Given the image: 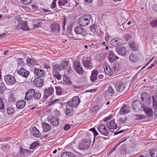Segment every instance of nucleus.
<instances>
[{
	"label": "nucleus",
	"mask_w": 157,
	"mask_h": 157,
	"mask_svg": "<svg viewBox=\"0 0 157 157\" xmlns=\"http://www.w3.org/2000/svg\"><path fill=\"white\" fill-rule=\"evenodd\" d=\"M80 102V99L78 96H75L74 97L72 101H69L66 104V105H68L69 107H72V108L77 107L78 104Z\"/></svg>",
	"instance_id": "obj_5"
},
{
	"label": "nucleus",
	"mask_w": 157,
	"mask_h": 157,
	"mask_svg": "<svg viewBox=\"0 0 157 157\" xmlns=\"http://www.w3.org/2000/svg\"><path fill=\"white\" fill-rule=\"evenodd\" d=\"M8 101L10 103L15 102V98L12 93H10L8 95Z\"/></svg>",
	"instance_id": "obj_40"
},
{
	"label": "nucleus",
	"mask_w": 157,
	"mask_h": 157,
	"mask_svg": "<svg viewBox=\"0 0 157 157\" xmlns=\"http://www.w3.org/2000/svg\"><path fill=\"white\" fill-rule=\"evenodd\" d=\"M115 87L117 92L119 94H123L125 92V84L121 81H117L115 84Z\"/></svg>",
	"instance_id": "obj_3"
},
{
	"label": "nucleus",
	"mask_w": 157,
	"mask_h": 157,
	"mask_svg": "<svg viewBox=\"0 0 157 157\" xmlns=\"http://www.w3.org/2000/svg\"><path fill=\"white\" fill-rule=\"evenodd\" d=\"M68 66V63L66 61H63L59 65L56 64L53 67V69L52 71V74L53 76L57 79H61V75L59 73V71H60L63 69H66Z\"/></svg>",
	"instance_id": "obj_1"
},
{
	"label": "nucleus",
	"mask_w": 157,
	"mask_h": 157,
	"mask_svg": "<svg viewBox=\"0 0 157 157\" xmlns=\"http://www.w3.org/2000/svg\"><path fill=\"white\" fill-rule=\"evenodd\" d=\"M144 105L138 100H135L132 103V106L134 111H142L143 109Z\"/></svg>",
	"instance_id": "obj_6"
},
{
	"label": "nucleus",
	"mask_w": 157,
	"mask_h": 157,
	"mask_svg": "<svg viewBox=\"0 0 157 157\" xmlns=\"http://www.w3.org/2000/svg\"><path fill=\"white\" fill-rule=\"evenodd\" d=\"M42 125L43 128V132H46L48 131L51 129V128L50 125L44 122L42 123Z\"/></svg>",
	"instance_id": "obj_34"
},
{
	"label": "nucleus",
	"mask_w": 157,
	"mask_h": 157,
	"mask_svg": "<svg viewBox=\"0 0 157 157\" xmlns=\"http://www.w3.org/2000/svg\"><path fill=\"white\" fill-rule=\"evenodd\" d=\"M67 72L69 74H71L73 72V71L71 68L69 67L67 69Z\"/></svg>",
	"instance_id": "obj_62"
},
{
	"label": "nucleus",
	"mask_w": 157,
	"mask_h": 157,
	"mask_svg": "<svg viewBox=\"0 0 157 157\" xmlns=\"http://www.w3.org/2000/svg\"><path fill=\"white\" fill-rule=\"evenodd\" d=\"M66 113L67 115L69 117L72 115L73 114V110L72 107L66 105Z\"/></svg>",
	"instance_id": "obj_32"
},
{
	"label": "nucleus",
	"mask_w": 157,
	"mask_h": 157,
	"mask_svg": "<svg viewBox=\"0 0 157 157\" xmlns=\"http://www.w3.org/2000/svg\"><path fill=\"white\" fill-rule=\"evenodd\" d=\"M143 109L146 115L148 117H151L153 115V111L152 109L150 108L144 106Z\"/></svg>",
	"instance_id": "obj_20"
},
{
	"label": "nucleus",
	"mask_w": 157,
	"mask_h": 157,
	"mask_svg": "<svg viewBox=\"0 0 157 157\" xmlns=\"http://www.w3.org/2000/svg\"><path fill=\"white\" fill-rule=\"evenodd\" d=\"M48 120L51 124L54 126H57L58 125V117L53 116H50L48 117Z\"/></svg>",
	"instance_id": "obj_14"
},
{
	"label": "nucleus",
	"mask_w": 157,
	"mask_h": 157,
	"mask_svg": "<svg viewBox=\"0 0 157 157\" xmlns=\"http://www.w3.org/2000/svg\"><path fill=\"white\" fill-rule=\"evenodd\" d=\"M121 64L119 63L116 64L114 63L113 67V69L115 72H117L121 68Z\"/></svg>",
	"instance_id": "obj_37"
},
{
	"label": "nucleus",
	"mask_w": 157,
	"mask_h": 157,
	"mask_svg": "<svg viewBox=\"0 0 157 157\" xmlns=\"http://www.w3.org/2000/svg\"><path fill=\"white\" fill-rule=\"evenodd\" d=\"M129 47L133 51H136L137 50L136 48L134 47L132 44H131L129 45Z\"/></svg>",
	"instance_id": "obj_61"
},
{
	"label": "nucleus",
	"mask_w": 157,
	"mask_h": 157,
	"mask_svg": "<svg viewBox=\"0 0 157 157\" xmlns=\"http://www.w3.org/2000/svg\"><path fill=\"white\" fill-rule=\"evenodd\" d=\"M153 101V106L154 107L155 113L157 115V93L155 94V96H152Z\"/></svg>",
	"instance_id": "obj_23"
},
{
	"label": "nucleus",
	"mask_w": 157,
	"mask_h": 157,
	"mask_svg": "<svg viewBox=\"0 0 157 157\" xmlns=\"http://www.w3.org/2000/svg\"><path fill=\"white\" fill-rule=\"evenodd\" d=\"M4 85V83L3 82H0V92H1L3 90Z\"/></svg>",
	"instance_id": "obj_60"
},
{
	"label": "nucleus",
	"mask_w": 157,
	"mask_h": 157,
	"mask_svg": "<svg viewBox=\"0 0 157 157\" xmlns=\"http://www.w3.org/2000/svg\"><path fill=\"white\" fill-rule=\"evenodd\" d=\"M32 134L35 137L38 138L40 136L39 131L35 127H33L31 130Z\"/></svg>",
	"instance_id": "obj_29"
},
{
	"label": "nucleus",
	"mask_w": 157,
	"mask_h": 157,
	"mask_svg": "<svg viewBox=\"0 0 157 157\" xmlns=\"http://www.w3.org/2000/svg\"><path fill=\"white\" fill-rule=\"evenodd\" d=\"M25 104V101L23 100L19 101L16 103V106L17 108L21 109L24 107Z\"/></svg>",
	"instance_id": "obj_35"
},
{
	"label": "nucleus",
	"mask_w": 157,
	"mask_h": 157,
	"mask_svg": "<svg viewBox=\"0 0 157 157\" xmlns=\"http://www.w3.org/2000/svg\"><path fill=\"white\" fill-rule=\"evenodd\" d=\"M43 81L41 78L38 77L35 79L34 83L36 86L39 87L43 85Z\"/></svg>",
	"instance_id": "obj_30"
},
{
	"label": "nucleus",
	"mask_w": 157,
	"mask_h": 157,
	"mask_svg": "<svg viewBox=\"0 0 157 157\" xmlns=\"http://www.w3.org/2000/svg\"><path fill=\"white\" fill-rule=\"evenodd\" d=\"M90 142L89 139L82 140V143L79 145V148L81 149H86L90 146Z\"/></svg>",
	"instance_id": "obj_8"
},
{
	"label": "nucleus",
	"mask_w": 157,
	"mask_h": 157,
	"mask_svg": "<svg viewBox=\"0 0 157 157\" xmlns=\"http://www.w3.org/2000/svg\"><path fill=\"white\" fill-rule=\"evenodd\" d=\"M98 74V71L96 70H94L92 71L90 77V80L91 82H94L97 80Z\"/></svg>",
	"instance_id": "obj_25"
},
{
	"label": "nucleus",
	"mask_w": 157,
	"mask_h": 157,
	"mask_svg": "<svg viewBox=\"0 0 157 157\" xmlns=\"http://www.w3.org/2000/svg\"><path fill=\"white\" fill-rule=\"evenodd\" d=\"M118 59V57L116 56L112 51H111L109 52V54L108 60L111 63L114 62Z\"/></svg>",
	"instance_id": "obj_18"
},
{
	"label": "nucleus",
	"mask_w": 157,
	"mask_h": 157,
	"mask_svg": "<svg viewBox=\"0 0 157 157\" xmlns=\"http://www.w3.org/2000/svg\"><path fill=\"white\" fill-rule=\"evenodd\" d=\"M91 20L92 21V17L91 15L85 14L80 17L78 22L79 25L82 26L88 25Z\"/></svg>",
	"instance_id": "obj_2"
},
{
	"label": "nucleus",
	"mask_w": 157,
	"mask_h": 157,
	"mask_svg": "<svg viewBox=\"0 0 157 157\" xmlns=\"http://www.w3.org/2000/svg\"><path fill=\"white\" fill-rule=\"evenodd\" d=\"M82 63L84 66L90 69L92 67V65L90 62V58L89 57H84L82 60Z\"/></svg>",
	"instance_id": "obj_12"
},
{
	"label": "nucleus",
	"mask_w": 157,
	"mask_h": 157,
	"mask_svg": "<svg viewBox=\"0 0 157 157\" xmlns=\"http://www.w3.org/2000/svg\"><path fill=\"white\" fill-rule=\"evenodd\" d=\"M75 33L81 36V38L79 39L82 40L83 39L86 34V32L85 29L82 27L77 26L74 29Z\"/></svg>",
	"instance_id": "obj_4"
},
{
	"label": "nucleus",
	"mask_w": 157,
	"mask_h": 157,
	"mask_svg": "<svg viewBox=\"0 0 157 157\" xmlns=\"http://www.w3.org/2000/svg\"><path fill=\"white\" fill-rule=\"evenodd\" d=\"M116 51L120 55L125 56L126 54V51L124 47L117 48L116 49Z\"/></svg>",
	"instance_id": "obj_28"
},
{
	"label": "nucleus",
	"mask_w": 157,
	"mask_h": 157,
	"mask_svg": "<svg viewBox=\"0 0 157 157\" xmlns=\"http://www.w3.org/2000/svg\"><path fill=\"white\" fill-rule=\"evenodd\" d=\"M18 73L19 75H21L20 76L26 78L28 76L29 74V72L22 68L18 71Z\"/></svg>",
	"instance_id": "obj_21"
},
{
	"label": "nucleus",
	"mask_w": 157,
	"mask_h": 157,
	"mask_svg": "<svg viewBox=\"0 0 157 157\" xmlns=\"http://www.w3.org/2000/svg\"><path fill=\"white\" fill-rule=\"evenodd\" d=\"M4 79L6 82L9 85H13L16 82L14 77L10 75H6L4 77Z\"/></svg>",
	"instance_id": "obj_9"
},
{
	"label": "nucleus",
	"mask_w": 157,
	"mask_h": 157,
	"mask_svg": "<svg viewBox=\"0 0 157 157\" xmlns=\"http://www.w3.org/2000/svg\"><path fill=\"white\" fill-rule=\"evenodd\" d=\"M61 157H75V155L72 153L69 152H63L61 155Z\"/></svg>",
	"instance_id": "obj_38"
},
{
	"label": "nucleus",
	"mask_w": 157,
	"mask_h": 157,
	"mask_svg": "<svg viewBox=\"0 0 157 157\" xmlns=\"http://www.w3.org/2000/svg\"><path fill=\"white\" fill-rule=\"evenodd\" d=\"M19 27H21V29L23 30H29L27 22L26 21H22L20 22V23L18 25Z\"/></svg>",
	"instance_id": "obj_27"
},
{
	"label": "nucleus",
	"mask_w": 157,
	"mask_h": 157,
	"mask_svg": "<svg viewBox=\"0 0 157 157\" xmlns=\"http://www.w3.org/2000/svg\"><path fill=\"white\" fill-rule=\"evenodd\" d=\"M34 93V90L31 89H29L28 92L25 93V99L27 100H29L32 99Z\"/></svg>",
	"instance_id": "obj_16"
},
{
	"label": "nucleus",
	"mask_w": 157,
	"mask_h": 157,
	"mask_svg": "<svg viewBox=\"0 0 157 157\" xmlns=\"http://www.w3.org/2000/svg\"><path fill=\"white\" fill-rule=\"evenodd\" d=\"M26 62L29 66H32L36 64V61L33 59L28 58L26 60Z\"/></svg>",
	"instance_id": "obj_41"
},
{
	"label": "nucleus",
	"mask_w": 157,
	"mask_h": 157,
	"mask_svg": "<svg viewBox=\"0 0 157 157\" xmlns=\"http://www.w3.org/2000/svg\"><path fill=\"white\" fill-rule=\"evenodd\" d=\"M127 120V118L126 117H124V118L120 117L119 119V122L121 124L124 123Z\"/></svg>",
	"instance_id": "obj_51"
},
{
	"label": "nucleus",
	"mask_w": 157,
	"mask_h": 157,
	"mask_svg": "<svg viewBox=\"0 0 157 157\" xmlns=\"http://www.w3.org/2000/svg\"><path fill=\"white\" fill-rule=\"evenodd\" d=\"M32 0H21V3L23 4L28 5L30 4Z\"/></svg>",
	"instance_id": "obj_52"
},
{
	"label": "nucleus",
	"mask_w": 157,
	"mask_h": 157,
	"mask_svg": "<svg viewBox=\"0 0 157 157\" xmlns=\"http://www.w3.org/2000/svg\"><path fill=\"white\" fill-rule=\"evenodd\" d=\"M90 29L93 33L100 37H101L104 34L103 32L101 31L98 27H97L95 25H93L91 26Z\"/></svg>",
	"instance_id": "obj_7"
},
{
	"label": "nucleus",
	"mask_w": 157,
	"mask_h": 157,
	"mask_svg": "<svg viewBox=\"0 0 157 157\" xmlns=\"http://www.w3.org/2000/svg\"><path fill=\"white\" fill-rule=\"evenodd\" d=\"M150 24L152 27L157 26V19L153 20L150 22Z\"/></svg>",
	"instance_id": "obj_49"
},
{
	"label": "nucleus",
	"mask_w": 157,
	"mask_h": 157,
	"mask_svg": "<svg viewBox=\"0 0 157 157\" xmlns=\"http://www.w3.org/2000/svg\"><path fill=\"white\" fill-rule=\"evenodd\" d=\"M89 131H91L93 132L94 133V136H96L98 134V133L97 131L94 128H92L89 129Z\"/></svg>",
	"instance_id": "obj_56"
},
{
	"label": "nucleus",
	"mask_w": 157,
	"mask_h": 157,
	"mask_svg": "<svg viewBox=\"0 0 157 157\" xmlns=\"http://www.w3.org/2000/svg\"><path fill=\"white\" fill-rule=\"evenodd\" d=\"M121 43V40L119 38H115L110 41L111 44L113 46L117 47L119 46Z\"/></svg>",
	"instance_id": "obj_22"
},
{
	"label": "nucleus",
	"mask_w": 157,
	"mask_h": 157,
	"mask_svg": "<svg viewBox=\"0 0 157 157\" xmlns=\"http://www.w3.org/2000/svg\"><path fill=\"white\" fill-rule=\"evenodd\" d=\"M106 126L110 132H112V130L116 129L117 127V124L113 120L107 122Z\"/></svg>",
	"instance_id": "obj_11"
},
{
	"label": "nucleus",
	"mask_w": 157,
	"mask_h": 157,
	"mask_svg": "<svg viewBox=\"0 0 157 157\" xmlns=\"http://www.w3.org/2000/svg\"><path fill=\"white\" fill-rule=\"evenodd\" d=\"M99 108V106L98 105H97L93 107L92 109V111L94 113L96 112Z\"/></svg>",
	"instance_id": "obj_53"
},
{
	"label": "nucleus",
	"mask_w": 157,
	"mask_h": 157,
	"mask_svg": "<svg viewBox=\"0 0 157 157\" xmlns=\"http://www.w3.org/2000/svg\"><path fill=\"white\" fill-rule=\"evenodd\" d=\"M40 93L39 92H35V90H34V94L33 98L35 99L38 100L40 98Z\"/></svg>",
	"instance_id": "obj_42"
},
{
	"label": "nucleus",
	"mask_w": 157,
	"mask_h": 157,
	"mask_svg": "<svg viewBox=\"0 0 157 157\" xmlns=\"http://www.w3.org/2000/svg\"><path fill=\"white\" fill-rule=\"evenodd\" d=\"M17 81L16 82L19 83H23L25 80L22 77L20 76H18L17 77Z\"/></svg>",
	"instance_id": "obj_48"
},
{
	"label": "nucleus",
	"mask_w": 157,
	"mask_h": 157,
	"mask_svg": "<svg viewBox=\"0 0 157 157\" xmlns=\"http://www.w3.org/2000/svg\"><path fill=\"white\" fill-rule=\"evenodd\" d=\"M39 144L37 142L35 141L33 142L30 144L29 148L31 149H33L38 146Z\"/></svg>",
	"instance_id": "obj_46"
},
{
	"label": "nucleus",
	"mask_w": 157,
	"mask_h": 157,
	"mask_svg": "<svg viewBox=\"0 0 157 157\" xmlns=\"http://www.w3.org/2000/svg\"><path fill=\"white\" fill-rule=\"evenodd\" d=\"M129 59L130 60L132 63H134L136 62L137 59L133 54H131L129 56Z\"/></svg>",
	"instance_id": "obj_47"
},
{
	"label": "nucleus",
	"mask_w": 157,
	"mask_h": 157,
	"mask_svg": "<svg viewBox=\"0 0 157 157\" xmlns=\"http://www.w3.org/2000/svg\"><path fill=\"white\" fill-rule=\"evenodd\" d=\"M56 94L58 95H61L62 93L61 89L59 87H56Z\"/></svg>",
	"instance_id": "obj_50"
},
{
	"label": "nucleus",
	"mask_w": 157,
	"mask_h": 157,
	"mask_svg": "<svg viewBox=\"0 0 157 157\" xmlns=\"http://www.w3.org/2000/svg\"><path fill=\"white\" fill-rule=\"evenodd\" d=\"M57 0H53L52 2V3L50 5V6L51 8H55L56 6V2Z\"/></svg>",
	"instance_id": "obj_55"
},
{
	"label": "nucleus",
	"mask_w": 157,
	"mask_h": 157,
	"mask_svg": "<svg viewBox=\"0 0 157 157\" xmlns=\"http://www.w3.org/2000/svg\"><path fill=\"white\" fill-rule=\"evenodd\" d=\"M54 92V89L52 87L48 88L44 90V98H47L48 96L51 95Z\"/></svg>",
	"instance_id": "obj_17"
},
{
	"label": "nucleus",
	"mask_w": 157,
	"mask_h": 157,
	"mask_svg": "<svg viewBox=\"0 0 157 157\" xmlns=\"http://www.w3.org/2000/svg\"><path fill=\"white\" fill-rule=\"evenodd\" d=\"M67 1V0H59L58 4L59 5L63 6L66 5H68Z\"/></svg>",
	"instance_id": "obj_43"
},
{
	"label": "nucleus",
	"mask_w": 157,
	"mask_h": 157,
	"mask_svg": "<svg viewBox=\"0 0 157 157\" xmlns=\"http://www.w3.org/2000/svg\"><path fill=\"white\" fill-rule=\"evenodd\" d=\"M34 71L35 75L40 77L43 76L45 74V72L43 70L40 69L36 68H35Z\"/></svg>",
	"instance_id": "obj_26"
},
{
	"label": "nucleus",
	"mask_w": 157,
	"mask_h": 157,
	"mask_svg": "<svg viewBox=\"0 0 157 157\" xmlns=\"http://www.w3.org/2000/svg\"><path fill=\"white\" fill-rule=\"evenodd\" d=\"M0 109L4 110L5 109V106L3 99L0 98Z\"/></svg>",
	"instance_id": "obj_45"
},
{
	"label": "nucleus",
	"mask_w": 157,
	"mask_h": 157,
	"mask_svg": "<svg viewBox=\"0 0 157 157\" xmlns=\"http://www.w3.org/2000/svg\"><path fill=\"white\" fill-rule=\"evenodd\" d=\"M20 154L21 156L27 155L30 153L29 150L24 149L22 147L20 148Z\"/></svg>",
	"instance_id": "obj_33"
},
{
	"label": "nucleus",
	"mask_w": 157,
	"mask_h": 157,
	"mask_svg": "<svg viewBox=\"0 0 157 157\" xmlns=\"http://www.w3.org/2000/svg\"><path fill=\"white\" fill-rule=\"evenodd\" d=\"M109 38V34L107 33L106 34L105 37V39L106 41H108Z\"/></svg>",
	"instance_id": "obj_63"
},
{
	"label": "nucleus",
	"mask_w": 157,
	"mask_h": 157,
	"mask_svg": "<svg viewBox=\"0 0 157 157\" xmlns=\"http://www.w3.org/2000/svg\"><path fill=\"white\" fill-rule=\"evenodd\" d=\"M98 129L101 133L105 136H107L109 133L108 130L104 124H101L99 125Z\"/></svg>",
	"instance_id": "obj_13"
},
{
	"label": "nucleus",
	"mask_w": 157,
	"mask_h": 157,
	"mask_svg": "<svg viewBox=\"0 0 157 157\" xmlns=\"http://www.w3.org/2000/svg\"><path fill=\"white\" fill-rule=\"evenodd\" d=\"M114 92L113 89L111 86L109 87L108 89L105 92L104 95L105 97L111 96Z\"/></svg>",
	"instance_id": "obj_31"
},
{
	"label": "nucleus",
	"mask_w": 157,
	"mask_h": 157,
	"mask_svg": "<svg viewBox=\"0 0 157 157\" xmlns=\"http://www.w3.org/2000/svg\"><path fill=\"white\" fill-rule=\"evenodd\" d=\"M60 100L58 99H56L52 101L51 102L50 104L49 105H52L54 104L56 102H58Z\"/></svg>",
	"instance_id": "obj_57"
},
{
	"label": "nucleus",
	"mask_w": 157,
	"mask_h": 157,
	"mask_svg": "<svg viewBox=\"0 0 157 157\" xmlns=\"http://www.w3.org/2000/svg\"><path fill=\"white\" fill-rule=\"evenodd\" d=\"M73 67L76 72L80 75H82L83 73V70L81 66L80 63L78 61H76L74 64Z\"/></svg>",
	"instance_id": "obj_10"
},
{
	"label": "nucleus",
	"mask_w": 157,
	"mask_h": 157,
	"mask_svg": "<svg viewBox=\"0 0 157 157\" xmlns=\"http://www.w3.org/2000/svg\"><path fill=\"white\" fill-rule=\"evenodd\" d=\"M150 153L152 157H157V151L155 149L150 150Z\"/></svg>",
	"instance_id": "obj_44"
},
{
	"label": "nucleus",
	"mask_w": 157,
	"mask_h": 157,
	"mask_svg": "<svg viewBox=\"0 0 157 157\" xmlns=\"http://www.w3.org/2000/svg\"><path fill=\"white\" fill-rule=\"evenodd\" d=\"M129 112L128 107L126 105H124L121 108L119 113L120 115H124L128 113Z\"/></svg>",
	"instance_id": "obj_24"
},
{
	"label": "nucleus",
	"mask_w": 157,
	"mask_h": 157,
	"mask_svg": "<svg viewBox=\"0 0 157 157\" xmlns=\"http://www.w3.org/2000/svg\"><path fill=\"white\" fill-rule=\"evenodd\" d=\"M70 126L69 124H66L65 125L63 129L65 131L68 130L70 128Z\"/></svg>",
	"instance_id": "obj_58"
},
{
	"label": "nucleus",
	"mask_w": 157,
	"mask_h": 157,
	"mask_svg": "<svg viewBox=\"0 0 157 157\" xmlns=\"http://www.w3.org/2000/svg\"><path fill=\"white\" fill-rule=\"evenodd\" d=\"M104 70L105 73L108 75H111L113 73V71L111 68L109 66H105L104 67Z\"/></svg>",
	"instance_id": "obj_36"
},
{
	"label": "nucleus",
	"mask_w": 157,
	"mask_h": 157,
	"mask_svg": "<svg viewBox=\"0 0 157 157\" xmlns=\"http://www.w3.org/2000/svg\"><path fill=\"white\" fill-rule=\"evenodd\" d=\"M7 113L9 115H11L14 112V109L11 108H8L7 110Z\"/></svg>",
	"instance_id": "obj_54"
},
{
	"label": "nucleus",
	"mask_w": 157,
	"mask_h": 157,
	"mask_svg": "<svg viewBox=\"0 0 157 157\" xmlns=\"http://www.w3.org/2000/svg\"><path fill=\"white\" fill-rule=\"evenodd\" d=\"M51 29L53 32H58L60 30V25L57 22L53 23L51 25Z\"/></svg>",
	"instance_id": "obj_19"
},
{
	"label": "nucleus",
	"mask_w": 157,
	"mask_h": 157,
	"mask_svg": "<svg viewBox=\"0 0 157 157\" xmlns=\"http://www.w3.org/2000/svg\"><path fill=\"white\" fill-rule=\"evenodd\" d=\"M134 118L136 120H140L145 118V116L144 115L135 114L133 115Z\"/></svg>",
	"instance_id": "obj_39"
},
{
	"label": "nucleus",
	"mask_w": 157,
	"mask_h": 157,
	"mask_svg": "<svg viewBox=\"0 0 157 157\" xmlns=\"http://www.w3.org/2000/svg\"><path fill=\"white\" fill-rule=\"evenodd\" d=\"M141 97L143 101L150 103L151 101V98L149 94L147 93L144 92L141 94Z\"/></svg>",
	"instance_id": "obj_15"
},
{
	"label": "nucleus",
	"mask_w": 157,
	"mask_h": 157,
	"mask_svg": "<svg viewBox=\"0 0 157 157\" xmlns=\"http://www.w3.org/2000/svg\"><path fill=\"white\" fill-rule=\"evenodd\" d=\"M153 9L154 10L157 11V4H154L153 6Z\"/></svg>",
	"instance_id": "obj_64"
},
{
	"label": "nucleus",
	"mask_w": 157,
	"mask_h": 157,
	"mask_svg": "<svg viewBox=\"0 0 157 157\" xmlns=\"http://www.w3.org/2000/svg\"><path fill=\"white\" fill-rule=\"evenodd\" d=\"M131 35L128 34H126L124 36V38L126 40H128L131 37Z\"/></svg>",
	"instance_id": "obj_59"
}]
</instances>
